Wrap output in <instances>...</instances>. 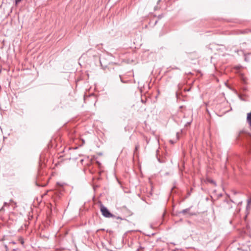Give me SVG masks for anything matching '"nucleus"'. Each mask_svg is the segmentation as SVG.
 <instances>
[{"instance_id":"obj_12","label":"nucleus","mask_w":251,"mask_h":251,"mask_svg":"<svg viewBox=\"0 0 251 251\" xmlns=\"http://www.w3.org/2000/svg\"><path fill=\"white\" fill-rule=\"evenodd\" d=\"M170 142L172 143V144H173L174 142L172 141V140H170Z\"/></svg>"},{"instance_id":"obj_13","label":"nucleus","mask_w":251,"mask_h":251,"mask_svg":"<svg viewBox=\"0 0 251 251\" xmlns=\"http://www.w3.org/2000/svg\"><path fill=\"white\" fill-rule=\"evenodd\" d=\"M175 69H178V68H177V67H176Z\"/></svg>"},{"instance_id":"obj_8","label":"nucleus","mask_w":251,"mask_h":251,"mask_svg":"<svg viewBox=\"0 0 251 251\" xmlns=\"http://www.w3.org/2000/svg\"><path fill=\"white\" fill-rule=\"evenodd\" d=\"M139 145L138 144L136 145L135 146L134 152H135L136 151H137V150L139 149Z\"/></svg>"},{"instance_id":"obj_2","label":"nucleus","mask_w":251,"mask_h":251,"mask_svg":"<svg viewBox=\"0 0 251 251\" xmlns=\"http://www.w3.org/2000/svg\"><path fill=\"white\" fill-rule=\"evenodd\" d=\"M100 211L101 212L102 215L106 218H110L114 217V216L111 214L108 209L103 206V205H100Z\"/></svg>"},{"instance_id":"obj_4","label":"nucleus","mask_w":251,"mask_h":251,"mask_svg":"<svg viewBox=\"0 0 251 251\" xmlns=\"http://www.w3.org/2000/svg\"><path fill=\"white\" fill-rule=\"evenodd\" d=\"M247 202H248V204H247L246 208L247 209H249L250 208V204H251V198L248 200Z\"/></svg>"},{"instance_id":"obj_10","label":"nucleus","mask_w":251,"mask_h":251,"mask_svg":"<svg viewBox=\"0 0 251 251\" xmlns=\"http://www.w3.org/2000/svg\"><path fill=\"white\" fill-rule=\"evenodd\" d=\"M120 79H121V81L123 83H126V81H125L123 80V79H122V77L121 75H120Z\"/></svg>"},{"instance_id":"obj_6","label":"nucleus","mask_w":251,"mask_h":251,"mask_svg":"<svg viewBox=\"0 0 251 251\" xmlns=\"http://www.w3.org/2000/svg\"><path fill=\"white\" fill-rule=\"evenodd\" d=\"M18 240L21 244H22V245L24 244V240L23 237H19Z\"/></svg>"},{"instance_id":"obj_9","label":"nucleus","mask_w":251,"mask_h":251,"mask_svg":"<svg viewBox=\"0 0 251 251\" xmlns=\"http://www.w3.org/2000/svg\"><path fill=\"white\" fill-rule=\"evenodd\" d=\"M9 206V204L7 202H4L3 206Z\"/></svg>"},{"instance_id":"obj_1","label":"nucleus","mask_w":251,"mask_h":251,"mask_svg":"<svg viewBox=\"0 0 251 251\" xmlns=\"http://www.w3.org/2000/svg\"><path fill=\"white\" fill-rule=\"evenodd\" d=\"M81 58L85 59L86 61L89 64L95 62L99 60L101 65L102 66L101 59L100 58L98 53L96 50L93 49L89 50L82 54Z\"/></svg>"},{"instance_id":"obj_11","label":"nucleus","mask_w":251,"mask_h":251,"mask_svg":"<svg viewBox=\"0 0 251 251\" xmlns=\"http://www.w3.org/2000/svg\"><path fill=\"white\" fill-rule=\"evenodd\" d=\"M146 101H147V99H146L145 100H144L143 99H141V101L143 103H145L146 102Z\"/></svg>"},{"instance_id":"obj_7","label":"nucleus","mask_w":251,"mask_h":251,"mask_svg":"<svg viewBox=\"0 0 251 251\" xmlns=\"http://www.w3.org/2000/svg\"><path fill=\"white\" fill-rule=\"evenodd\" d=\"M22 0H14L15 4L16 5H18L22 1Z\"/></svg>"},{"instance_id":"obj_5","label":"nucleus","mask_w":251,"mask_h":251,"mask_svg":"<svg viewBox=\"0 0 251 251\" xmlns=\"http://www.w3.org/2000/svg\"><path fill=\"white\" fill-rule=\"evenodd\" d=\"M189 210H190V208H186V209L182 210L180 213L185 214L187 212H188L189 211Z\"/></svg>"},{"instance_id":"obj_3","label":"nucleus","mask_w":251,"mask_h":251,"mask_svg":"<svg viewBox=\"0 0 251 251\" xmlns=\"http://www.w3.org/2000/svg\"><path fill=\"white\" fill-rule=\"evenodd\" d=\"M247 121L249 123L250 127L251 128V112L250 113H248Z\"/></svg>"}]
</instances>
